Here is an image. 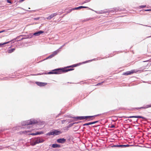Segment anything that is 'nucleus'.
<instances>
[{
  "instance_id": "44",
  "label": "nucleus",
  "mask_w": 151,
  "mask_h": 151,
  "mask_svg": "<svg viewBox=\"0 0 151 151\" xmlns=\"http://www.w3.org/2000/svg\"><path fill=\"white\" fill-rule=\"evenodd\" d=\"M78 122H76L75 123H74V124H78Z\"/></svg>"
},
{
  "instance_id": "5",
  "label": "nucleus",
  "mask_w": 151,
  "mask_h": 151,
  "mask_svg": "<svg viewBox=\"0 0 151 151\" xmlns=\"http://www.w3.org/2000/svg\"><path fill=\"white\" fill-rule=\"evenodd\" d=\"M44 31H42V30H40L37 32L35 33H34L33 34H31V37H28L27 38H30L32 37V35H35V36H37L40 35L41 34L43 33Z\"/></svg>"
},
{
  "instance_id": "36",
  "label": "nucleus",
  "mask_w": 151,
  "mask_h": 151,
  "mask_svg": "<svg viewBox=\"0 0 151 151\" xmlns=\"http://www.w3.org/2000/svg\"><path fill=\"white\" fill-rule=\"evenodd\" d=\"M145 11H151V9H146V10H145Z\"/></svg>"
},
{
  "instance_id": "46",
  "label": "nucleus",
  "mask_w": 151,
  "mask_h": 151,
  "mask_svg": "<svg viewBox=\"0 0 151 151\" xmlns=\"http://www.w3.org/2000/svg\"><path fill=\"white\" fill-rule=\"evenodd\" d=\"M24 0H21V1H24Z\"/></svg>"
},
{
  "instance_id": "14",
  "label": "nucleus",
  "mask_w": 151,
  "mask_h": 151,
  "mask_svg": "<svg viewBox=\"0 0 151 151\" xmlns=\"http://www.w3.org/2000/svg\"><path fill=\"white\" fill-rule=\"evenodd\" d=\"M11 41H8V42H5L4 43H0V47H2V45H5L6 44L9 43Z\"/></svg>"
},
{
  "instance_id": "4",
  "label": "nucleus",
  "mask_w": 151,
  "mask_h": 151,
  "mask_svg": "<svg viewBox=\"0 0 151 151\" xmlns=\"http://www.w3.org/2000/svg\"><path fill=\"white\" fill-rule=\"evenodd\" d=\"M97 116V115L92 116H80L73 117V118L74 119H78L79 120H82L85 119H87L88 118H91V117H94Z\"/></svg>"
},
{
  "instance_id": "25",
  "label": "nucleus",
  "mask_w": 151,
  "mask_h": 151,
  "mask_svg": "<svg viewBox=\"0 0 151 151\" xmlns=\"http://www.w3.org/2000/svg\"><path fill=\"white\" fill-rule=\"evenodd\" d=\"M40 17H37V18H34V20H38L39 19H40Z\"/></svg>"
},
{
  "instance_id": "12",
  "label": "nucleus",
  "mask_w": 151,
  "mask_h": 151,
  "mask_svg": "<svg viewBox=\"0 0 151 151\" xmlns=\"http://www.w3.org/2000/svg\"><path fill=\"white\" fill-rule=\"evenodd\" d=\"M60 147V146L58 144H53L52 145V147L53 148H57V147Z\"/></svg>"
},
{
  "instance_id": "33",
  "label": "nucleus",
  "mask_w": 151,
  "mask_h": 151,
  "mask_svg": "<svg viewBox=\"0 0 151 151\" xmlns=\"http://www.w3.org/2000/svg\"><path fill=\"white\" fill-rule=\"evenodd\" d=\"M115 127V126L113 125H111L110 126V128H113Z\"/></svg>"
},
{
  "instance_id": "47",
  "label": "nucleus",
  "mask_w": 151,
  "mask_h": 151,
  "mask_svg": "<svg viewBox=\"0 0 151 151\" xmlns=\"http://www.w3.org/2000/svg\"><path fill=\"white\" fill-rule=\"evenodd\" d=\"M27 128H28V126L27 127Z\"/></svg>"
},
{
  "instance_id": "37",
  "label": "nucleus",
  "mask_w": 151,
  "mask_h": 151,
  "mask_svg": "<svg viewBox=\"0 0 151 151\" xmlns=\"http://www.w3.org/2000/svg\"><path fill=\"white\" fill-rule=\"evenodd\" d=\"M66 121L65 120H63L62 121V123L63 124L64 122Z\"/></svg>"
},
{
  "instance_id": "3",
  "label": "nucleus",
  "mask_w": 151,
  "mask_h": 151,
  "mask_svg": "<svg viewBox=\"0 0 151 151\" xmlns=\"http://www.w3.org/2000/svg\"><path fill=\"white\" fill-rule=\"evenodd\" d=\"M62 133V132L59 130H58L56 129H53L52 131H50L49 132L47 133V135H57L61 134Z\"/></svg>"
},
{
  "instance_id": "17",
  "label": "nucleus",
  "mask_w": 151,
  "mask_h": 151,
  "mask_svg": "<svg viewBox=\"0 0 151 151\" xmlns=\"http://www.w3.org/2000/svg\"><path fill=\"white\" fill-rule=\"evenodd\" d=\"M136 118H142V119H145V118L142 116H136Z\"/></svg>"
},
{
  "instance_id": "15",
  "label": "nucleus",
  "mask_w": 151,
  "mask_h": 151,
  "mask_svg": "<svg viewBox=\"0 0 151 151\" xmlns=\"http://www.w3.org/2000/svg\"><path fill=\"white\" fill-rule=\"evenodd\" d=\"M15 50V48H12L9 50L8 52L9 53H12V52H14Z\"/></svg>"
},
{
  "instance_id": "34",
  "label": "nucleus",
  "mask_w": 151,
  "mask_h": 151,
  "mask_svg": "<svg viewBox=\"0 0 151 151\" xmlns=\"http://www.w3.org/2000/svg\"><path fill=\"white\" fill-rule=\"evenodd\" d=\"M119 146L121 147H124V145H119Z\"/></svg>"
},
{
  "instance_id": "26",
  "label": "nucleus",
  "mask_w": 151,
  "mask_h": 151,
  "mask_svg": "<svg viewBox=\"0 0 151 151\" xmlns=\"http://www.w3.org/2000/svg\"><path fill=\"white\" fill-rule=\"evenodd\" d=\"M90 0H86L83 3H87L90 1Z\"/></svg>"
},
{
  "instance_id": "18",
  "label": "nucleus",
  "mask_w": 151,
  "mask_h": 151,
  "mask_svg": "<svg viewBox=\"0 0 151 151\" xmlns=\"http://www.w3.org/2000/svg\"><path fill=\"white\" fill-rule=\"evenodd\" d=\"M81 9V6H79V7H77L75 8H74V9H73V10H75V9L77 10V9Z\"/></svg>"
},
{
  "instance_id": "48",
  "label": "nucleus",
  "mask_w": 151,
  "mask_h": 151,
  "mask_svg": "<svg viewBox=\"0 0 151 151\" xmlns=\"http://www.w3.org/2000/svg\"><path fill=\"white\" fill-rule=\"evenodd\" d=\"M28 9H30V8H29Z\"/></svg>"
},
{
  "instance_id": "20",
  "label": "nucleus",
  "mask_w": 151,
  "mask_h": 151,
  "mask_svg": "<svg viewBox=\"0 0 151 151\" xmlns=\"http://www.w3.org/2000/svg\"><path fill=\"white\" fill-rule=\"evenodd\" d=\"M43 133V132H37V135L38 134H40Z\"/></svg>"
},
{
  "instance_id": "31",
  "label": "nucleus",
  "mask_w": 151,
  "mask_h": 151,
  "mask_svg": "<svg viewBox=\"0 0 151 151\" xmlns=\"http://www.w3.org/2000/svg\"><path fill=\"white\" fill-rule=\"evenodd\" d=\"M7 2L8 3H10V4L12 3L11 1L9 0H7Z\"/></svg>"
},
{
  "instance_id": "1",
  "label": "nucleus",
  "mask_w": 151,
  "mask_h": 151,
  "mask_svg": "<svg viewBox=\"0 0 151 151\" xmlns=\"http://www.w3.org/2000/svg\"><path fill=\"white\" fill-rule=\"evenodd\" d=\"M74 70L73 68H67L65 69H57L53 70L52 71L48 73V74H60L63 72H66L69 71H71Z\"/></svg>"
},
{
  "instance_id": "28",
  "label": "nucleus",
  "mask_w": 151,
  "mask_h": 151,
  "mask_svg": "<svg viewBox=\"0 0 151 151\" xmlns=\"http://www.w3.org/2000/svg\"><path fill=\"white\" fill-rule=\"evenodd\" d=\"M146 6L145 5H141V6H140V8H144V7H145Z\"/></svg>"
},
{
  "instance_id": "43",
  "label": "nucleus",
  "mask_w": 151,
  "mask_h": 151,
  "mask_svg": "<svg viewBox=\"0 0 151 151\" xmlns=\"http://www.w3.org/2000/svg\"><path fill=\"white\" fill-rule=\"evenodd\" d=\"M151 37V36H148V37H147V38H149V37Z\"/></svg>"
},
{
  "instance_id": "19",
  "label": "nucleus",
  "mask_w": 151,
  "mask_h": 151,
  "mask_svg": "<svg viewBox=\"0 0 151 151\" xmlns=\"http://www.w3.org/2000/svg\"><path fill=\"white\" fill-rule=\"evenodd\" d=\"M124 117L128 118H136V116H128V117Z\"/></svg>"
},
{
  "instance_id": "35",
  "label": "nucleus",
  "mask_w": 151,
  "mask_h": 151,
  "mask_svg": "<svg viewBox=\"0 0 151 151\" xmlns=\"http://www.w3.org/2000/svg\"><path fill=\"white\" fill-rule=\"evenodd\" d=\"M91 118H88L87 119H89L88 120V121H91L93 119H91Z\"/></svg>"
},
{
  "instance_id": "6",
  "label": "nucleus",
  "mask_w": 151,
  "mask_h": 151,
  "mask_svg": "<svg viewBox=\"0 0 151 151\" xmlns=\"http://www.w3.org/2000/svg\"><path fill=\"white\" fill-rule=\"evenodd\" d=\"M44 140L40 138H37V139H35V142L37 144L43 142H44Z\"/></svg>"
},
{
  "instance_id": "21",
  "label": "nucleus",
  "mask_w": 151,
  "mask_h": 151,
  "mask_svg": "<svg viewBox=\"0 0 151 151\" xmlns=\"http://www.w3.org/2000/svg\"><path fill=\"white\" fill-rule=\"evenodd\" d=\"M76 66V64H74L72 65H70V66H69L68 67H67V68H70V67H75Z\"/></svg>"
},
{
  "instance_id": "16",
  "label": "nucleus",
  "mask_w": 151,
  "mask_h": 151,
  "mask_svg": "<svg viewBox=\"0 0 151 151\" xmlns=\"http://www.w3.org/2000/svg\"><path fill=\"white\" fill-rule=\"evenodd\" d=\"M59 50H57L55 51H54L52 54L54 55V56L55 55H57V53L58 52Z\"/></svg>"
},
{
  "instance_id": "29",
  "label": "nucleus",
  "mask_w": 151,
  "mask_h": 151,
  "mask_svg": "<svg viewBox=\"0 0 151 151\" xmlns=\"http://www.w3.org/2000/svg\"><path fill=\"white\" fill-rule=\"evenodd\" d=\"M21 133L20 134H22V133H23V134H25V133H26L27 132V131H22V132H20Z\"/></svg>"
},
{
  "instance_id": "10",
  "label": "nucleus",
  "mask_w": 151,
  "mask_h": 151,
  "mask_svg": "<svg viewBox=\"0 0 151 151\" xmlns=\"http://www.w3.org/2000/svg\"><path fill=\"white\" fill-rule=\"evenodd\" d=\"M37 84L40 86H43L46 85L47 84L46 83H42L39 82H37L36 83Z\"/></svg>"
},
{
  "instance_id": "45",
  "label": "nucleus",
  "mask_w": 151,
  "mask_h": 151,
  "mask_svg": "<svg viewBox=\"0 0 151 151\" xmlns=\"http://www.w3.org/2000/svg\"><path fill=\"white\" fill-rule=\"evenodd\" d=\"M72 125H73V124H70L69 125V126H71Z\"/></svg>"
},
{
  "instance_id": "7",
  "label": "nucleus",
  "mask_w": 151,
  "mask_h": 151,
  "mask_svg": "<svg viewBox=\"0 0 151 151\" xmlns=\"http://www.w3.org/2000/svg\"><path fill=\"white\" fill-rule=\"evenodd\" d=\"M66 141V139L64 138L58 139L57 141L58 143L63 144Z\"/></svg>"
},
{
  "instance_id": "9",
  "label": "nucleus",
  "mask_w": 151,
  "mask_h": 151,
  "mask_svg": "<svg viewBox=\"0 0 151 151\" xmlns=\"http://www.w3.org/2000/svg\"><path fill=\"white\" fill-rule=\"evenodd\" d=\"M134 70H132L131 71H128L124 73L123 75H128L130 74H131L133 73H134Z\"/></svg>"
},
{
  "instance_id": "22",
  "label": "nucleus",
  "mask_w": 151,
  "mask_h": 151,
  "mask_svg": "<svg viewBox=\"0 0 151 151\" xmlns=\"http://www.w3.org/2000/svg\"><path fill=\"white\" fill-rule=\"evenodd\" d=\"M37 144L34 141L33 142H32L31 145L32 146H34L36 145Z\"/></svg>"
},
{
  "instance_id": "13",
  "label": "nucleus",
  "mask_w": 151,
  "mask_h": 151,
  "mask_svg": "<svg viewBox=\"0 0 151 151\" xmlns=\"http://www.w3.org/2000/svg\"><path fill=\"white\" fill-rule=\"evenodd\" d=\"M151 107V105H146L145 106L142 107L140 108H138L137 109H146L149 107Z\"/></svg>"
},
{
  "instance_id": "30",
  "label": "nucleus",
  "mask_w": 151,
  "mask_h": 151,
  "mask_svg": "<svg viewBox=\"0 0 151 151\" xmlns=\"http://www.w3.org/2000/svg\"><path fill=\"white\" fill-rule=\"evenodd\" d=\"M52 58V57H51V55H50V56H48V57L47 58H46L45 59V60L49 58Z\"/></svg>"
},
{
  "instance_id": "8",
  "label": "nucleus",
  "mask_w": 151,
  "mask_h": 151,
  "mask_svg": "<svg viewBox=\"0 0 151 151\" xmlns=\"http://www.w3.org/2000/svg\"><path fill=\"white\" fill-rule=\"evenodd\" d=\"M57 14H58L57 13L52 14L51 15H50L48 17H47L46 18L48 20L50 19H51L53 17H54L56 16L57 15Z\"/></svg>"
},
{
  "instance_id": "40",
  "label": "nucleus",
  "mask_w": 151,
  "mask_h": 151,
  "mask_svg": "<svg viewBox=\"0 0 151 151\" xmlns=\"http://www.w3.org/2000/svg\"><path fill=\"white\" fill-rule=\"evenodd\" d=\"M5 32V30H3L2 31H0V33H2V32Z\"/></svg>"
},
{
  "instance_id": "24",
  "label": "nucleus",
  "mask_w": 151,
  "mask_h": 151,
  "mask_svg": "<svg viewBox=\"0 0 151 151\" xmlns=\"http://www.w3.org/2000/svg\"><path fill=\"white\" fill-rule=\"evenodd\" d=\"M132 146L131 145H124V147H128L129 146Z\"/></svg>"
},
{
  "instance_id": "2",
  "label": "nucleus",
  "mask_w": 151,
  "mask_h": 151,
  "mask_svg": "<svg viewBox=\"0 0 151 151\" xmlns=\"http://www.w3.org/2000/svg\"><path fill=\"white\" fill-rule=\"evenodd\" d=\"M37 121L34 119H31L26 121H24L22 122L21 123L22 124L23 126L28 125H32L37 123Z\"/></svg>"
},
{
  "instance_id": "23",
  "label": "nucleus",
  "mask_w": 151,
  "mask_h": 151,
  "mask_svg": "<svg viewBox=\"0 0 151 151\" xmlns=\"http://www.w3.org/2000/svg\"><path fill=\"white\" fill-rule=\"evenodd\" d=\"M30 135H37V132L35 133H32L30 134Z\"/></svg>"
},
{
  "instance_id": "32",
  "label": "nucleus",
  "mask_w": 151,
  "mask_h": 151,
  "mask_svg": "<svg viewBox=\"0 0 151 151\" xmlns=\"http://www.w3.org/2000/svg\"><path fill=\"white\" fill-rule=\"evenodd\" d=\"M89 8L87 6H81V8Z\"/></svg>"
},
{
  "instance_id": "38",
  "label": "nucleus",
  "mask_w": 151,
  "mask_h": 151,
  "mask_svg": "<svg viewBox=\"0 0 151 151\" xmlns=\"http://www.w3.org/2000/svg\"><path fill=\"white\" fill-rule=\"evenodd\" d=\"M119 145H114V146L115 147H119Z\"/></svg>"
},
{
  "instance_id": "11",
  "label": "nucleus",
  "mask_w": 151,
  "mask_h": 151,
  "mask_svg": "<svg viewBox=\"0 0 151 151\" xmlns=\"http://www.w3.org/2000/svg\"><path fill=\"white\" fill-rule=\"evenodd\" d=\"M98 122H99L98 121H95L92 122H89L88 123H85V124H84L83 125V126H86V125H91L92 124H95L96 123Z\"/></svg>"
},
{
  "instance_id": "42",
  "label": "nucleus",
  "mask_w": 151,
  "mask_h": 151,
  "mask_svg": "<svg viewBox=\"0 0 151 151\" xmlns=\"http://www.w3.org/2000/svg\"><path fill=\"white\" fill-rule=\"evenodd\" d=\"M65 45V44L64 45H63V46H62L60 47V48H62V47H63V46H64V45Z\"/></svg>"
},
{
  "instance_id": "27",
  "label": "nucleus",
  "mask_w": 151,
  "mask_h": 151,
  "mask_svg": "<svg viewBox=\"0 0 151 151\" xmlns=\"http://www.w3.org/2000/svg\"><path fill=\"white\" fill-rule=\"evenodd\" d=\"M104 82H102L101 83H98L96 85L97 86H99V85H101Z\"/></svg>"
},
{
  "instance_id": "41",
  "label": "nucleus",
  "mask_w": 151,
  "mask_h": 151,
  "mask_svg": "<svg viewBox=\"0 0 151 151\" xmlns=\"http://www.w3.org/2000/svg\"><path fill=\"white\" fill-rule=\"evenodd\" d=\"M17 127H14L13 128V129L14 130H16V129H17Z\"/></svg>"
},
{
  "instance_id": "39",
  "label": "nucleus",
  "mask_w": 151,
  "mask_h": 151,
  "mask_svg": "<svg viewBox=\"0 0 151 151\" xmlns=\"http://www.w3.org/2000/svg\"><path fill=\"white\" fill-rule=\"evenodd\" d=\"M50 55L52 58L55 56L52 53Z\"/></svg>"
}]
</instances>
